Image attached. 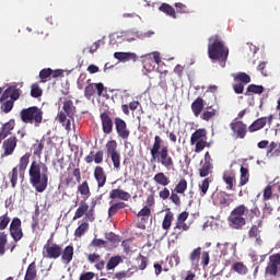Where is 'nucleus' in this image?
Wrapping results in <instances>:
<instances>
[{
    "label": "nucleus",
    "mask_w": 280,
    "mask_h": 280,
    "mask_svg": "<svg viewBox=\"0 0 280 280\" xmlns=\"http://www.w3.org/2000/svg\"><path fill=\"white\" fill-rule=\"evenodd\" d=\"M51 73H52L51 68H45V69L40 70L39 71V78H40L39 83L45 84V82H47V79L51 78Z\"/></svg>",
    "instance_id": "nucleus-52"
},
{
    "label": "nucleus",
    "mask_w": 280,
    "mask_h": 280,
    "mask_svg": "<svg viewBox=\"0 0 280 280\" xmlns=\"http://www.w3.org/2000/svg\"><path fill=\"white\" fill-rule=\"evenodd\" d=\"M230 128L236 139H246V135H248V127L246 124H244V121L235 118L230 124Z\"/></svg>",
    "instance_id": "nucleus-14"
},
{
    "label": "nucleus",
    "mask_w": 280,
    "mask_h": 280,
    "mask_svg": "<svg viewBox=\"0 0 280 280\" xmlns=\"http://www.w3.org/2000/svg\"><path fill=\"white\" fill-rule=\"evenodd\" d=\"M20 117L23 124H34L35 126H40V124H43V109H40L38 106L23 108L20 112Z\"/></svg>",
    "instance_id": "nucleus-7"
},
{
    "label": "nucleus",
    "mask_w": 280,
    "mask_h": 280,
    "mask_svg": "<svg viewBox=\"0 0 280 280\" xmlns=\"http://www.w3.org/2000/svg\"><path fill=\"white\" fill-rule=\"evenodd\" d=\"M215 115H218V110L212 109V110H206L201 114L200 118L203 121H209L210 119H213V117H215Z\"/></svg>",
    "instance_id": "nucleus-54"
},
{
    "label": "nucleus",
    "mask_w": 280,
    "mask_h": 280,
    "mask_svg": "<svg viewBox=\"0 0 280 280\" xmlns=\"http://www.w3.org/2000/svg\"><path fill=\"white\" fill-rule=\"evenodd\" d=\"M62 110L58 113L57 119L59 124H62V126H65L66 130H71V119L75 117V110H77L75 105H73V101L71 100L65 101Z\"/></svg>",
    "instance_id": "nucleus-6"
},
{
    "label": "nucleus",
    "mask_w": 280,
    "mask_h": 280,
    "mask_svg": "<svg viewBox=\"0 0 280 280\" xmlns=\"http://www.w3.org/2000/svg\"><path fill=\"white\" fill-rule=\"evenodd\" d=\"M211 177L205 178L201 183H199V196L203 198V196H207V192L209 191V185H211Z\"/></svg>",
    "instance_id": "nucleus-40"
},
{
    "label": "nucleus",
    "mask_w": 280,
    "mask_h": 280,
    "mask_svg": "<svg viewBox=\"0 0 280 280\" xmlns=\"http://www.w3.org/2000/svg\"><path fill=\"white\" fill-rule=\"evenodd\" d=\"M19 176H21V175L19 174V168H16V167H13L12 171L9 173L11 187L13 189H14V187H16V185L19 183Z\"/></svg>",
    "instance_id": "nucleus-44"
},
{
    "label": "nucleus",
    "mask_w": 280,
    "mask_h": 280,
    "mask_svg": "<svg viewBox=\"0 0 280 280\" xmlns=\"http://www.w3.org/2000/svg\"><path fill=\"white\" fill-rule=\"evenodd\" d=\"M102 130L104 135H110L113 132V128L115 126V122L113 121V118L110 117V112H103L100 115Z\"/></svg>",
    "instance_id": "nucleus-18"
},
{
    "label": "nucleus",
    "mask_w": 280,
    "mask_h": 280,
    "mask_svg": "<svg viewBox=\"0 0 280 280\" xmlns=\"http://www.w3.org/2000/svg\"><path fill=\"white\" fill-rule=\"evenodd\" d=\"M11 222L12 220L10 219V214H8V211L4 214L0 215V231H5Z\"/></svg>",
    "instance_id": "nucleus-50"
},
{
    "label": "nucleus",
    "mask_w": 280,
    "mask_h": 280,
    "mask_svg": "<svg viewBox=\"0 0 280 280\" xmlns=\"http://www.w3.org/2000/svg\"><path fill=\"white\" fill-rule=\"evenodd\" d=\"M91 246H94L95 248H102V246H106V241L102 238H94L91 242Z\"/></svg>",
    "instance_id": "nucleus-62"
},
{
    "label": "nucleus",
    "mask_w": 280,
    "mask_h": 280,
    "mask_svg": "<svg viewBox=\"0 0 280 280\" xmlns=\"http://www.w3.org/2000/svg\"><path fill=\"white\" fill-rule=\"evenodd\" d=\"M235 82H241V84H250V75H248L246 72H238L234 77Z\"/></svg>",
    "instance_id": "nucleus-46"
},
{
    "label": "nucleus",
    "mask_w": 280,
    "mask_h": 280,
    "mask_svg": "<svg viewBox=\"0 0 280 280\" xmlns=\"http://www.w3.org/2000/svg\"><path fill=\"white\" fill-rule=\"evenodd\" d=\"M126 207L127 205L124 201L113 203L108 209V218H113L114 215H117L118 211H121V209H126Z\"/></svg>",
    "instance_id": "nucleus-36"
},
{
    "label": "nucleus",
    "mask_w": 280,
    "mask_h": 280,
    "mask_svg": "<svg viewBox=\"0 0 280 280\" xmlns=\"http://www.w3.org/2000/svg\"><path fill=\"white\" fill-rule=\"evenodd\" d=\"M73 246L72 245H68L65 247V249H61V261L62 264H65L66 266H69L70 261H73Z\"/></svg>",
    "instance_id": "nucleus-26"
},
{
    "label": "nucleus",
    "mask_w": 280,
    "mask_h": 280,
    "mask_svg": "<svg viewBox=\"0 0 280 280\" xmlns=\"http://www.w3.org/2000/svg\"><path fill=\"white\" fill-rule=\"evenodd\" d=\"M229 192L221 190L213 194L214 200L222 207H231L232 199H229Z\"/></svg>",
    "instance_id": "nucleus-23"
},
{
    "label": "nucleus",
    "mask_w": 280,
    "mask_h": 280,
    "mask_svg": "<svg viewBox=\"0 0 280 280\" xmlns=\"http://www.w3.org/2000/svg\"><path fill=\"white\" fill-rule=\"evenodd\" d=\"M264 91H265L264 85L249 84L246 89L245 95L246 97H250V93H253L254 95H261Z\"/></svg>",
    "instance_id": "nucleus-35"
},
{
    "label": "nucleus",
    "mask_w": 280,
    "mask_h": 280,
    "mask_svg": "<svg viewBox=\"0 0 280 280\" xmlns=\"http://www.w3.org/2000/svg\"><path fill=\"white\" fill-rule=\"evenodd\" d=\"M143 69L148 71V73H151V71H154L156 68V65H161V52L153 51L147 56L143 57L142 60Z\"/></svg>",
    "instance_id": "nucleus-13"
},
{
    "label": "nucleus",
    "mask_w": 280,
    "mask_h": 280,
    "mask_svg": "<svg viewBox=\"0 0 280 280\" xmlns=\"http://www.w3.org/2000/svg\"><path fill=\"white\" fill-rule=\"evenodd\" d=\"M12 130H14V121L10 120L9 122H5L0 128V143L3 141V139L8 138L9 135H11Z\"/></svg>",
    "instance_id": "nucleus-29"
},
{
    "label": "nucleus",
    "mask_w": 280,
    "mask_h": 280,
    "mask_svg": "<svg viewBox=\"0 0 280 280\" xmlns=\"http://www.w3.org/2000/svg\"><path fill=\"white\" fill-rule=\"evenodd\" d=\"M248 180H250V174L248 173V168L241 166L238 187H244V185H247Z\"/></svg>",
    "instance_id": "nucleus-42"
},
{
    "label": "nucleus",
    "mask_w": 280,
    "mask_h": 280,
    "mask_svg": "<svg viewBox=\"0 0 280 280\" xmlns=\"http://www.w3.org/2000/svg\"><path fill=\"white\" fill-rule=\"evenodd\" d=\"M279 266H280V254H276L273 256H270L269 264L267 265L265 269L266 277H277L279 272Z\"/></svg>",
    "instance_id": "nucleus-16"
},
{
    "label": "nucleus",
    "mask_w": 280,
    "mask_h": 280,
    "mask_svg": "<svg viewBox=\"0 0 280 280\" xmlns=\"http://www.w3.org/2000/svg\"><path fill=\"white\" fill-rule=\"evenodd\" d=\"M209 174H213V163L200 162L199 176L207 178Z\"/></svg>",
    "instance_id": "nucleus-31"
},
{
    "label": "nucleus",
    "mask_w": 280,
    "mask_h": 280,
    "mask_svg": "<svg viewBox=\"0 0 280 280\" xmlns=\"http://www.w3.org/2000/svg\"><path fill=\"white\" fill-rule=\"evenodd\" d=\"M159 196H160L161 200L170 199V197L172 196V194L170 192V188L164 186V188L159 191Z\"/></svg>",
    "instance_id": "nucleus-61"
},
{
    "label": "nucleus",
    "mask_w": 280,
    "mask_h": 280,
    "mask_svg": "<svg viewBox=\"0 0 280 280\" xmlns=\"http://www.w3.org/2000/svg\"><path fill=\"white\" fill-rule=\"evenodd\" d=\"M30 159H32V153L27 152L20 158L19 164L15 166V168L19 170V175H20V178H22V180L23 178H25V171L30 165Z\"/></svg>",
    "instance_id": "nucleus-21"
},
{
    "label": "nucleus",
    "mask_w": 280,
    "mask_h": 280,
    "mask_svg": "<svg viewBox=\"0 0 280 280\" xmlns=\"http://www.w3.org/2000/svg\"><path fill=\"white\" fill-rule=\"evenodd\" d=\"M114 124L119 139H122V141H128L130 138V129H128V124H126V120L116 117L114 119Z\"/></svg>",
    "instance_id": "nucleus-15"
},
{
    "label": "nucleus",
    "mask_w": 280,
    "mask_h": 280,
    "mask_svg": "<svg viewBox=\"0 0 280 280\" xmlns=\"http://www.w3.org/2000/svg\"><path fill=\"white\" fill-rule=\"evenodd\" d=\"M151 163H160L165 170H172L174 167V158L170 155V147L163 145V138L155 136L153 144L150 149Z\"/></svg>",
    "instance_id": "nucleus-3"
},
{
    "label": "nucleus",
    "mask_w": 280,
    "mask_h": 280,
    "mask_svg": "<svg viewBox=\"0 0 280 280\" xmlns=\"http://www.w3.org/2000/svg\"><path fill=\"white\" fill-rule=\"evenodd\" d=\"M175 8L179 14H189V8H187V4H184L183 2L175 3Z\"/></svg>",
    "instance_id": "nucleus-57"
},
{
    "label": "nucleus",
    "mask_w": 280,
    "mask_h": 280,
    "mask_svg": "<svg viewBox=\"0 0 280 280\" xmlns=\"http://www.w3.org/2000/svg\"><path fill=\"white\" fill-rule=\"evenodd\" d=\"M153 180L155 185H160L161 187H167L172 180H170V177L165 175L163 172H159L154 175Z\"/></svg>",
    "instance_id": "nucleus-30"
},
{
    "label": "nucleus",
    "mask_w": 280,
    "mask_h": 280,
    "mask_svg": "<svg viewBox=\"0 0 280 280\" xmlns=\"http://www.w3.org/2000/svg\"><path fill=\"white\" fill-rule=\"evenodd\" d=\"M187 218H189V212L183 211L177 215V220L173 228V235H183V233L189 231L190 225L187 224Z\"/></svg>",
    "instance_id": "nucleus-11"
},
{
    "label": "nucleus",
    "mask_w": 280,
    "mask_h": 280,
    "mask_svg": "<svg viewBox=\"0 0 280 280\" xmlns=\"http://www.w3.org/2000/svg\"><path fill=\"white\" fill-rule=\"evenodd\" d=\"M78 191L81 196L89 198L91 196V188L89 187V182H83L78 186Z\"/></svg>",
    "instance_id": "nucleus-47"
},
{
    "label": "nucleus",
    "mask_w": 280,
    "mask_h": 280,
    "mask_svg": "<svg viewBox=\"0 0 280 280\" xmlns=\"http://www.w3.org/2000/svg\"><path fill=\"white\" fill-rule=\"evenodd\" d=\"M192 115L200 117L202 110H205V100L202 97H197L190 105Z\"/></svg>",
    "instance_id": "nucleus-25"
},
{
    "label": "nucleus",
    "mask_w": 280,
    "mask_h": 280,
    "mask_svg": "<svg viewBox=\"0 0 280 280\" xmlns=\"http://www.w3.org/2000/svg\"><path fill=\"white\" fill-rule=\"evenodd\" d=\"M89 231V223L83 221L74 231V237H82Z\"/></svg>",
    "instance_id": "nucleus-45"
},
{
    "label": "nucleus",
    "mask_w": 280,
    "mask_h": 280,
    "mask_svg": "<svg viewBox=\"0 0 280 280\" xmlns=\"http://www.w3.org/2000/svg\"><path fill=\"white\" fill-rule=\"evenodd\" d=\"M31 150L33 151L34 156L40 159V156H43V150H45V142L43 140H36Z\"/></svg>",
    "instance_id": "nucleus-34"
},
{
    "label": "nucleus",
    "mask_w": 280,
    "mask_h": 280,
    "mask_svg": "<svg viewBox=\"0 0 280 280\" xmlns=\"http://www.w3.org/2000/svg\"><path fill=\"white\" fill-rule=\"evenodd\" d=\"M160 12H163L164 14H166V16H171V19H176V10L174 9V7L170 5L168 3H162L159 7Z\"/></svg>",
    "instance_id": "nucleus-38"
},
{
    "label": "nucleus",
    "mask_w": 280,
    "mask_h": 280,
    "mask_svg": "<svg viewBox=\"0 0 280 280\" xmlns=\"http://www.w3.org/2000/svg\"><path fill=\"white\" fill-rule=\"evenodd\" d=\"M261 226H264V221L258 219L256 224H253L247 232L248 238L255 240L257 244H261Z\"/></svg>",
    "instance_id": "nucleus-19"
},
{
    "label": "nucleus",
    "mask_w": 280,
    "mask_h": 280,
    "mask_svg": "<svg viewBox=\"0 0 280 280\" xmlns=\"http://www.w3.org/2000/svg\"><path fill=\"white\" fill-rule=\"evenodd\" d=\"M95 279V272L93 271H88L85 273H81L79 280H93Z\"/></svg>",
    "instance_id": "nucleus-63"
},
{
    "label": "nucleus",
    "mask_w": 280,
    "mask_h": 280,
    "mask_svg": "<svg viewBox=\"0 0 280 280\" xmlns=\"http://www.w3.org/2000/svg\"><path fill=\"white\" fill-rule=\"evenodd\" d=\"M31 97H43V89L38 85V83H34L31 86Z\"/></svg>",
    "instance_id": "nucleus-53"
},
{
    "label": "nucleus",
    "mask_w": 280,
    "mask_h": 280,
    "mask_svg": "<svg viewBox=\"0 0 280 280\" xmlns=\"http://www.w3.org/2000/svg\"><path fill=\"white\" fill-rule=\"evenodd\" d=\"M259 215H261L259 208L255 207L248 209L246 205L242 203L236 206L230 212V215L228 217V224L233 231H242L244 226H246V221L253 222V220H255V218H259Z\"/></svg>",
    "instance_id": "nucleus-1"
},
{
    "label": "nucleus",
    "mask_w": 280,
    "mask_h": 280,
    "mask_svg": "<svg viewBox=\"0 0 280 280\" xmlns=\"http://www.w3.org/2000/svg\"><path fill=\"white\" fill-rule=\"evenodd\" d=\"M109 198L112 200H115V198H118L119 200H125V202H128V200H130V194L126 190L116 188V189H112V191L109 192Z\"/></svg>",
    "instance_id": "nucleus-27"
},
{
    "label": "nucleus",
    "mask_w": 280,
    "mask_h": 280,
    "mask_svg": "<svg viewBox=\"0 0 280 280\" xmlns=\"http://www.w3.org/2000/svg\"><path fill=\"white\" fill-rule=\"evenodd\" d=\"M94 163H96V165L104 163V151L98 150L94 153Z\"/></svg>",
    "instance_id": "nucleus-59"
},
{
    "label": "nucleus",
    "mask_w": 280,
    "mask_h": 280,
    "mask_svg": "<svg viewBox=\"0 0 280 280\" xmlns=\"http://www.w3.org/2000/svg\"><path fill=\"white\" fill-rule=\"evenodd\" d=\"M114 58L121 62H127V60H137V55L133 52H115Z\"/></svg>",
    "instance_id": "nucleus-39"
},
{
    "label": "nucleus",
    "mask_w": 280,
    "mask_h": 280,
    "mask_svg": "<svg viewBox=\"0 0 280 280\" xmlns=\"http://www.w3.org/2000/svg\"><path fill=\"white\" fill-rule=\"evenodd\" d=\"M128 277H130L128 275V271H118L114 275V279H117V280H126L128 279Z\"/></svg>",
    "instance_id": "nucleus-64"
},
{
    "label": "nucleus",
    "mask_w": 280,
    "mask_h": 280,
    "mask_svg": "<svg viewBox=\"0 0 280 280\" xmlns=\"http://www.w3.org/2000/svg\"><path fill=\"white\" fill-rule=\"evenodd\" d=\"M272 198V186L268 185L262 191V200L266 202Z\"/></svg>",
    "instance_id": "nucleus-56"
},
{
    "label": "nucleus",
    "mask_w": 280,
    "mask_h": 280,
    "mask_svg": "<svg viewBox=\"0 0 280 280\" xmlns=\"http://www.w3.org/2000/svg\"><path fill=\"white\" fill-rule=\"evenodd\" d=\"M187 179L182 178L176 184L175 188L173 189L176 194H179L180 196H185V191H187Z\"/></svg>",
    "instance_id": "nucleus-43"
},
{
    "label": "nucleus",
    "mask_w": 280,
    "mask_h": 280,
    "mask_svg": "<svg viewBox=\"0 0 280 280\" xmlns=\"http://www.w3.org/2000/svg\"><path fill=\"white\" fill-rule=\"evenodd\" d=\"M105 90H106V88L104 86V83H102V82L90 83L84 90V96L88 100H91V97H93V95H95V93H97L98 97H102V95H104Z\"/></svg>",
    "instance_id": "nucleus-17"
},
{
    "label": "nucleus",
    "mask_w": 280,
    "mask_h": 280,
    "mask_svg": "<svg viewBox=\"0 0 280 280\" xmlns=\"http://www.w3.org/2000/svg\"><path fill=\"white\" fill-rule=\"evenodd\" d=\"M94 178L97 183V189H102L106 185V180L108 179V176L106 175V171H104V167L96 166L94 168Z\"/></svg>",
    "instance_id": "nucleus-22"
},
{
    "label": "nucleus",
    "mask_w": 280,
    "mask_h": 280,
    "mask_svg": "<svg viewBox=\"0 0 280 280\" xmlns=\"http://www.w3.org/2000/svg\"><path fill=\"white\" fill-rule=\"evenodd\" d=\"M232 270H234V272H237V275H247L248 273V267H246V265H244V262H235L232 266Z\"/></svg>",
    "instance_id": "nucleus-48"
},
{
    "label": "nucleus",
    "mask_w": 280,
    "mask_h": 280,
    "mask_svg": "<svg viewBox=\"0 0 280 280\" xmlns=\"http://www.w3.org/2000/svg\"><path fill=\"white\" fill-rule=\"evenodd\" d=\"M150 215H152V210L148 206H144L137 214L138 218H150Z\"/></svg>",
    "instance_id": "nucleus-58"
},
{
    "label": "nucleus",
    "mask_w": 280,
    "mask_h": 280,
    "mask_svg": "<svg viewBox=\"0 0 280 280\" xmlns=\"http://www.w3.org/2000/svg\"><path fill=\"white\" fill-rule=\"evenodd\" d=\"M86 211H89V203H86V201H81L72 220H80V218H84V215H86Z\"/></svg>",
    "instance_id": "nucleus-32"
},
{
    "label": "nucleus",
    "mask_w": 280,
    "mask_h": 280,
    "mask_svg": "<svg viewBox=\"0 0 280 280\" xmlns=\"http://www.w3.org/2000/svg\"><path fill=\"white\" fill-rule=\"evenodd\" d=\"M107 156H110V160L114 165V170L119 172L121 170V154L117 151V140H109L105 144Z\"/></svg>",
    "instance_id": "nucleus-10"
},
{
    "label": "nucleus",
    "mask_w": 280,
    "mask_h": 280,
    "mask_svg": "<svg viewBox=\"0 0 280 280\" xmlns=\"http://www.w3.org/2000/svg\"><path fill=\"white\" fill-rule=\"evenodd\" d=\"M21 97V90L16 86H9L0 96V109L2 113H11L14 102Z\"/></svg>",
    "instance_id": "nucleus-5"
},
{
    "label": "nucleus",
    "mask_w": 280,
    "mask_h": 280,
    "mask_svg": "<svg viewBox=\"0 0 280 280\" xmlns=\"http://www.w3.org/2000/svg\"><path fill=\"white\" fill-rule=\"evenodd\" d=\"M168 199L171 200V202H173V205H175V207H180L182 201H180V196H178V192L172 190L171 197Z\"/></svg>",
    "instance_id": "nucleus-55"
},
{
    "label": "nucleus",
    "mask_w": 280,
    "mask_h": 280,
    "mask_svg": "<svg viewBox=\"0 0 280 280\" xmlns=\"http://www.w3.org/2000/svg\"><path fill=\"white\" fill-rule=\"evenodd\" d=\"M266 128V117L257 118L252 125L248 126V132H258V130H264Z\"/></svg>",
    "instance_id": "nucleus-28"
},
{
    "label": "nucleus",
    "mask_w": 280,
    "mask_h": 280,
    "mask_svg": "<svg viewBox=\"0 0 280 280\" xmlns=\"http://www.w3.org/2000/svg\"><path fill=\"white\" fill-rule=\"evenodd\" d=\"M174 222V213L173 212H167L164 215V219L162 221V229L164 231H170L172 229V223Z\"/></svg>",
    "instance_id": "nucleus-41"
},
{
    "label": "nucleus",
    "mask_w": 280,
    "mask_h": 280,
    "mask_svg": "<svg viewBox=\"0 0 280 280\" xmlns=\"http://www.w3.org/2000/svg\"><path fill=\"white\" fill-rule=\"evenodd\" d=\"M38 272L36 270V262L33 261L28 265L24 280H36Z\"/></svg>",
    "instance_id": "nucleus-37"
},
{
    "label": "nucleus",
    "mask_w": 280,
    "mask_h": 280,
    "mask_svg": "<svg viewBox=\"0 0 280 280\" xmlns=\"http://www.w3.org/2000/svg\"><path fill=\"white\" fill-rule=\"evenodd\" d=\"M200 255H202V247L195 248L189 255L190 264L195 268H198V264L200 262Z\"/></svg>",
    "instance_id": "nucleus-33"
},
{
    "label": "nucleus",
    "mask_w": 280,
    "mask_h": 280,
    "mask_svg": "<svg viewBox=\"0 0 280 280\" xmlns=\"http://www.w3.org/2000/svg\"><path fill=\"white\" fill-rule=\"evenodd\" d=\"M223 183L226 185L228 191H233L235 187V173L233 171H225L223 173Z\"/></svg>",
    "instance_id": "nucleus-24"
},
{
    "label": "nucleus",
    "mask_w": 280,
    "mask_h": 280,
    "mask_svg": "<svg viewBox=\"0 0 280 280\" xmlns=\"http://www.w3.org/2000/svg\"><path fill=\"white\" fill-rule=\"evenodd\" d=\"M211 44L208 45V56L210 60H219L221 67H226L229 60V47L224 46L222 39L218 35L209 38Z\"/></svg>",
    "instance_id": "nucleus-4"
},
{
    "label": "nucleus",
    "mask_w": 280,
    "mask_h": 280,
    "mask_svg": "<svg viewBox=\"0 0 280 280\" xmlns=\"http://www.w3.org/2000/svg\"><path fill=\"white\" fill-rule=\"evenodd\" d=\"M105 240H107V242H110L112 244H117V242H119V236H117L113 232H109L105 233Z\"/></svg>",
    "instance_id": "nucleus-60"
},
{
    "label": "nucleus",
    "mask_w": 280,
    "mask_h": 280,
    "mask_svg": "<svg viewBox=\"0 0 280 280\" xmlns=\"http://www.w3.org/2000/svg\"><path fill=\"white\" fill-rule=\"evenodd\" d=\"M9 234L12 237L14 243H11L10 252L14 253V248H16V243L21 242L22 237H24L23 233V222L19 217H14L11 220V223L9 225Z\"/></svg>",
    "instance_id": "nucleus-8"
},
{
    "label": "nucleus",
    "mask_w": 280,
    "mask_h": 280,
    "mask_svg": "<svg viewBox=\"0 0 280 280\" xmlns=\"http://www.w3.org/2000/svg\"><path fill=\"white\" fill-rule=\"evenodd\" d=\"M28 180L37 194H43L49 185V166L44 162L33 160L28 168Z\"/></svg>",
    "instance_id": "nucleus-2"
},
{
    "label": "nucleus",
    "mask_w": 280,
    "mask_h": 280,
    "mask_svg": "<svg viewBox=\"0 0 280 280\" xmlns=\"http://www.w3.org/2000/svg\"><path fill=\"white\" fill-rule=\"evenodd\" d=\"M60 255H62V245L56 243L49 244L48 240L43 248L44 259H58Z\"/></svg>",
    "instance_id": "nucleus-12"
},
{
    "label": "nucleus",
    "mask_w": 280,
    "mask_h": 280,
    "mask_svg": "<svg viewBox=\"0 0 280 280\" xmlns=\"http://www.w3.org/2000/svg\"><path fill=\"white\" fill-rule=\"evenodd\" d=\"M190 145H195L196 154L202 152L205 148H210L211 144L207 142V129H197L190 137Z\"/></svg>",
    "instance_id": "nucleus-9"
},
{
    "label": "nucleus",
    "mask_w": 280,
    "mask_h": 280,
    "mask_svg": "<svg viewBox=\"0 0 280 280\" xmlns=\"http://www.w3.org/2000/svg\"><path fill=\"white\" fill-rule=\"evenodd\" d=\"M121 261H124L121 259V256H113L112 258H109L107 262V266H106L107 270H113L114 268H117V266H119Z\"/></svg>",
    "instance_id": "nucleus-49"
},
{
    "label": "nucleus",
    "mask_w": 280,
    "mask_h": 280,
    "mask_svg": "<svg viewBox=\"0 0 280 280\" xmlns=\"http://www.w3.org/2000/svg\"><path fill=\"white\" fill-rule=\"evenodd\" d=\"M16 137H10L7 140H4L3 144H2V156H12V154H14V150H16Z\"/></svg>",
    "instance_id": "nucleus-20"
},
{
    "label": "nucleus",
    "mask_w": 280,
    "mask_h": 280,
    "mask_svg": "<svg viewBox=\"0 0 280 280\" xmlns=\"http://www.w3.org/2000/svg\"><path fill=\"white\" fill-rule=\"evenodd\" d=\"M8 244V233L0 232V257L5 255V246Z\"/></svg>",
    "instance_id": "nucleus-51"
}]
</instances>
